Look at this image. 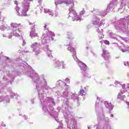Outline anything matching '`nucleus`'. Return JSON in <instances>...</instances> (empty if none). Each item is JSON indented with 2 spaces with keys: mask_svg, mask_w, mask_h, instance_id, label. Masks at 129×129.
<instances>
[{
  "mask_svg": "<svg viewBox=\"0 0 129 129\" xmlns=\"http://www.w3.org/2000/svg\"><path fill=\"white\" fill-rule=\"evenodd\" d=\"M30 69V72L27 73L29 75V77L32 79V81L36 84V89L37 90L38 96L39 97V100L40 101L41 105L42 107V110L45 114H49L50 116H55V114L57 113L54 110V108L51 105H56L54 99L47 97L44 98L45 96V90H48L50 89V87L48 86V83L47 82V77L46 75L43 74L40 76L39 74L35 72V71L31 68L28 67Z\"/></svg>",
  "mask_w": 129,
  "mask_h": 129,
  "instance_id": "1",
  "label": "nucleus"
},
{
  "mask_svg": "<svg viewBox=\"0 0 129 129\" xmlns=\"http://www.w3.org/2000/svg\"><path fill=\"white\" fill-rule=\"evenodd\" d=\"M64 45L65 46H69L68 48V51L73 52L72 56L74 60H75L78 65L79 66L81 70H83V72L82 73L83 74L84 78H85V79H90V78H91V75H90L89 72H87V70H88L87 66H86L85 63H83V62L79 60L76 56V51H75V49L74 48L71 47L72 46H73V43H72V41H71L69 43H66Z\"/></svg>",
  "mask_w": 129,
  "mask_h": 129,
  "instance_id": "2",
  "label": "nucleus"
},
{
  "mask_svg": "<svg viewBox=\"0 0 129 129\" xmlns=\"http://www.w3.org/2000/svg\"><path fill=\"white\" fill-rule=\"evenodd\" d=\"M102 104H104L105 107L108 108V109L110 111L113 109L114 106L111 104V103H108L106 101H104L103 103L102 98L97 97L95 105V108L97 112L101 113V114H100L99 115V117H98V119H99V118L100 119H103L104 118V114L103 113V107L102 106Z\"/></svg>",
  "mask_w": 129,
  "mask_h": 129,
  "instance_id": "3",
  "label": "nucleus"
},
{
  "mask_svg": "<svg viewBox=\"0 0 129 129\" xmlns=\"http://www.w3.org/2000/svg\"><path fill=\"white\" fill-rule=\"evenodd\" d=\"M20 25L21 24H18V23H12L11 24V27L12 29V32H11V30L9 29H10V27L6 25L0 26V30L8 31V33H10L8 36V39H11L13 36H15V37L19 38V37H21V32H22L21 31H20L19 28Z\"/></svg>",
  "mask_w": 129,
  "mask_h": 129,
  "instance_id": "4",
  "label": "nucleus"
},
{
  "mask_svg": "<svg viewBox=\"0 0 129 129\" xmlns=\"http://www.w3.org/2000/svg\"><path fill=\"white\" fill-rule=\"evenodd\" d=\"M101 14V12H99L96 15L94 16L93 17V24L94 25V26H97L98 27V28L97 29V32L98 33V35L99 38L100 39H102L103 38V30L100 28L102 25H104L105 24V20H102L100 22V17L102 18V16L100 15Z\"/></svg>",
  "mask_w": 129,
  "mask_h": 129,
  "instance_id": "5",
  "label": "nucleus"
},
{
  "mask_svg": "<svg viewBox=\"0 0 129 129\" xmlns=\"http://www.w3.org/2000/svg\"><path fill=\"white\" fill-rule=\"evenodd\" d=\"M30 2H33V0H22V12L21 14L20 13V7L18 6V1H15L14 4L16 5V7L15 8V10L17 13L18 16L21 17H26L27 12L29 11L30 9Z\"/></svg>",
  "mask_w": 129,
  "mask_h": 129,
  "instance_id": "6",
  "label": "nucleus"
},
{
  "mask_svg": "<svg viewBox=\"0 0 129 129\" xmlns=\"http://www.w3.org/2000/svg\"><path fill=\"white\" fill-rule=\"evenodd\" d=\"M47 26V24L44 25V33L42 34V36L41 37V42L44 44H49L51 41H54V38L53 37H55V33L48 30V29H46Z\"/></svg>",
  "mask_w": 129,
  "mask_h": 129,
  "instance_id": "7",
  "label": "nucleus"
},
{
  "mask_svg": "<svg viewBox=\"0 0 129 129\" xmlns=\"http://www.w3.org/2000/svg\"><path fill=\"white\" fill-rule=\"evenodd\" d=\"M69 16L68 19H70V18H72V20L74 22L76 21L77 22L79 21V22L81 21V20H82V17H84L83 15L85 14V11L84 10H83L82 11L80 12V15H77V13H76V11L75 10H74V7H71L69 9Z\"/></svg>",
  "mask_w": 129,
  "mask_h": 129,
  "instance_id": "8",
  "label": "nucleus"
},
{
  "mask_svg": "<svg viewBox=\"0 0 129 129\" xmlns=\"http://www.w3.org/2000/svg\"><path fill=\"white\" fill-rule=\"evenodd\" d=\"M114 84L115 85V87H122L120 92L118 93L117 95V99L123 100V99H124V97H125V95H123V94L127 92L129 94V84H127L126 85L127 89H125V84H123V85H121L120 82L117 81H115Z\"/></svg>",
  "mask_w": 129,
  "mask_h": 129,
  "instance_id": "9",
  "label": "nucleus"
},
{
  "mask_svg": "<svg viewBox=\"0 0 129 129\" xmlns=\"http://www.w3.org/2000/svg\"><path fill=\"white\" fill-rule=\"evenodd\" d=\"M118 24L115 25V29L116 30H121V29H126V27L128 26L129 23V15L127 17H124V18H121L117 22Z\"/></svg>",
  "mask_w": 129,
  "mask_h": 129,
  "instance_id": "10",
  "label": "nucleus"
},
{
  "mask_svg": "<svg viewBox=\"0 0 129 129\" xmlns=\"http://www.w3.org/2000/svg\"><path fill=\"white\" fill-rule=\"evenodd\" d=\"M8 92L9 95H7L6 97L3 96H0V102H2V101H6V103H10V97H9V95H10L12 98H14V96L15 98H18V95L12 91L11 88H9V89L8 90Z\"/></svg>",
  "mask_w": 129,
  "mask_h": 129,
  "instance_id": "11",
  "label": "nucleus"
},
{
  "mask_svg": "<svg viewBox=\"0 0 129 129\" xmlns=\"http://www.w3.org/2000/svg\"><path fill=\"white\" fill-rule=\"evenodd\" d=\"M102 56L103 57L105 60V61L102 64L103 65H105L106 68H108V65L109 64V63H110V61L109 60L110 59V55L109 54V52H108V51L103 49Z\"/></svg>",
  "mask_w": 129,
  "mask_h": 129,
  "instance_id": "12",
  "label": "nucleus"
},
{
  "mask_svg": "<svg viewBox=\"0 0 129 129\" xmlns=\"http://www.w3.org/2000/svg\"><path fill=\"white\" fill-rule=\"evenodd\" d=\"M98 113L99 114L98 116H97V120H98V121H99V120H102L103 119H104V127L103 128H101L100 127H97L96 128L97 129H111V126H110V124H109V122H108V121L109 120V118H108V117H105V116H104V117L103 119H100V117H99V115H100V114H101V113L100 112H98ZM99 117V119H98Z\"/></svg>",
  "mask_w": 129,
  "mask_h": 129,
  "instance_id": "13",
  "label": "nucleus"
},
{
  "mask_svg": "<svg viewBox=\"0 0 129 129\" xmlns=\"http://www.w3.org/2000/svg\"><path fill=\"white\" fill-rule=\"evenodd\" d=\"M40 46L41 44L38 42H34L30 46L31 49H32L33 52L36 56H39V54H40Z\"/></svg>",
  "mask_w": 129,
  "mask_h": 129,
  "instance_id": "14",
  "label": "nucleus"
},
{
  "mask_svg": "<svg viewBox=\"0 0 129 129\" xmlns=\"http://www.w3.org/2000/svg\"><path fill=\"white\" fill-rule=\"evenodd\" d=\"M113 9H114V5L111 2L110 4L107 6V9L106 10L101 12L100 16H102V17L106 16L108 12L110 11L111 12H113Z\"/></svg>",
  "mask_w": 129,
  "mask_h": 129,
  "instance_id": "15",
  "label": "nucleus"
},
{
  "mask_svg": "<svg viewBox=\"0 0 129 129\" xmlns=\"http://www.w3.org/2000/svg\"><path fill=\"white\" fill-rule=\"evenodd\" d=\"M121 1V4L119 6V8L118 9V11L120 13V14H122L123 12H124V7L126 6V5H128L129 0H120Z\"/></svg>",
  "mask_w": 129,
  "mask_h": 129,
  "instance_id": "16",
  "label": "nucleus"
},
{
  "mask_svg": "<svg viewBox=\"0 0 129 129\" xmlns=\"http://www.w3.org/2000/svg\"><path fill=\"white\" fill-rule=\"evenodd\" d=\"M55 6L59 5L60 4H66L67 6H74V3H73V0H55L54 2Z\"/></svg>",
  "mask_w": 129,
  "mask_h": 129,
  "instance_id": "17",
  "label": "nucleus"
},
{
  "mask_svg": "<svg viewBox=\"0 0 129 129\" xmlns=\"http://www.w3.org/2000/svg\"><path fill=\"white\" fill-rule=\"evenodd\" d=\"M30 26L31 25L32 26L31 27V31L30 33V37L31 38V39H34V38H39L38 36V34L36 33V30H35V25L32 23H29Z\"/></svg>",
  "mask_w": 129,
  "mask_h": 129,
  "instance_id": "18",
  "label": "nucleus"
},
{
  "mask_svg": "<svg viewBox=\"0 0 129 129\" xmlns=\"http://www.w3.org/2000/svg\"><path fill=\"white\" fill-rule=\"evenodd\" d=\"M54 66L56 68H61L62 69H64L66 67V64L64 63V61H59L58 60L56 61L54 63Z\"/></svg>",
  "mask_w": 129,
  "mask_h": 129,
  "instance_id": "19",
  "label": "nucleus"
},
{
  "mask_svg": "<svg viewBox=\"0 0 129 129\" xmlns=\"http://www.w3.org/2000/svg\"><path fill=\"white\" fill-rule=\"evenodd\" d=\"M28 66V63L24 61L21 60L20 63H18V67L22 69V71L26 70Z\"/></svg>",
  "mask_w": 129,
  "mask_h": 129,
  "instance_id": "20",
  "label": "nucleus"
},
{
  "mask_svg": "<svg viewBox=\"0 0 129 129\" xmlns=\"http://www.w3.org/2000/svg\"><path fill=\"white\" fill-rule=\"evenodd\" d=\"M43 50L45 52L47 51V55L49 58H52V53L51 52V50H49V44H46L45 46L43 48Z\"/></svg>",
  "mask_w": 129,
  "mask_h": 129,
  "instance_id": "21",
  "label": "nucleus"
},
{
  "mask_svg": "<svg viewBox=\"0 0 129 129\" xmlns=\"http://www.w3.org/2000/svg\"><path fill=\"white\" fill-rule=\"evenodd\" d=\"M12 77L10 76V77L11 78H12V80H10V82H8V84H12L13 81H14V80H15V79L14 78V76H18L19 75H20V74H21V72H13V74H12Z\"/></svg>",
  "mask_w": 129,
  "mask_h": 129,
  "instance_id": "22",
  "label": "nucleus"
},
{
  "mask_svg": "<svg viewBox=\"0 0 129 129\" xmlns=\"http://www.w3.org/2000/svg\"><path fill=\"white\" fill-rule=\"evenodd\" d=\"M44 13L45 14H48V15H49V16H51V17H53V16H54V13H53L52 10L50 9H45Z\"/></svg>",
  "mask_w": 129,
  "mask_h": 129,
  "instance_id": "23",
  "label": "nucleus"
},
{
  "mask_svg": "<svg viewBox=\"0 0 129 129\" xmlns=\"http://www.w3.org/2000/svg\"><path fill=\"white\" fill-rule=\"evenodd\" d=\"M72 98V99H76L77 101H78V95L75 94H72L70 95V98Z\"/></svg>",
  "mask_w": 129,
  "mask_h": 129,
  "instance_id": "24",
  "label": "nucleus"
},
{
  "mask_svg": "<svg viewBox=\"0 0 129 129\" xmlns=\"http://www.w3.org/2000/svg\"><path fill=\"white\" fill-rule=\"evenodd\" d=\"M67 36L68 39H70V40H73V39H74V35H73L72 32H68Z\"/></svg>",
  "mask_w": 129,
  "mask_h": 129,
  "instance_id": "25",
  "label": "nucleus"
},
{
  "mask_svg": "<svg viewBox=\"0 0 129 129\" xmlns=\"http://www.w3.org/2000/svg\"><path fill=\"white\" fill-rule=\"evenodd\" d=\"M71 94H72V93L68 92L67 91H65L63 93V97H69V98H70V95Z\"/></svg>",
  "mask_w": 129,
  "mask_h": 129,
  "instance_id": "26",
  "label": "nucleus"
},
{
  "mask_svg": "<svg viewBox=\"0 0 129 129\" xmlns=\"http://www.w3.org/2000/svg\"><path fill=\"white\" fill-rule=\"evenodd\" d=\"M117 35L116 34H114L112 32H109V37L111 38V39H113L114 40H115L116 39V37Z\"/></svg>",
  "mask_w": 129,
  "mask_h": 129,
  "instance_id": "27",
  "label": "nucleus"
},
{
  "mask_svg": "<svg viewBox=\"0 0 129 129\" xmlns=\"http://www.w3.org/2000/svg\"><path fill=\"white\" fill-rule=\"evenodd\" d=\"M86 92L83 90V89H81L80 90L79 95L80 96H85L86 95Z\"/></svg>",
  "mask_w": 129,
  "mask_h": 129,
  "instance_id": "28",
  "label": "nucleus"
},
{
  "mask_svg": "<svg viewBox=\"0 0 129 129\" xmlns=\"http://www.w3.org/2000/svg\"><path fill=\"white\" fill-rule=\"evenodd\" d=\"M62 83H63V81H62V80H59L56 82V86H60Z\"/></svg>",
  "mask_w": 129,
  "mask_h": 129,
  "instance_id": "29",
  "label": "nucleus"
},
{
  "mask_svg": "<svg viewBox=\"0 0 129 129\" xmlns=\"http://www.w3.org/2000/svg\"><path fill=\"white\" fill-rule=\"evenodd\" d=\"M112 4H113L114 6H116L118 3V2L117 0H113L111 2Z\"/></svg>",
  "mask_w": 129,
  "mask_h": 129,
  "instance_id": "30",
  "label": "nucleus"
},
{
  "mask_svg": "<svg viewBox=\"0 0 129 129\" xmlns=\"http://www.w3.org/2000/svg\"><path fill=\"white\" fill-rule=\"evenodd\" d=\"M83 89L85 92L87 93V91H88V87H85L84 89Z\"/></svg>",
  "mask_w": 129,
  "mask_h": 129,
  "instance_id": "31",
  "label": "nucleus"
},
{
  "mask_svg": "<svg viewBox=\"0 0 129 129\" xmlns=\"http://www.w3.org/2000/svg\"><path fill=\"white\" fill-rule=\"evenodd\" d=\"M53 16H54V17H58L59 13L57 11H55V14L53 15Z\"/></svg>",
  "mask_w": 129,
  "mask_h": 129,
  "instance_id": "32",
  "label": "nucleus"
},
{
  "mask_svg": "<svg viewBox=\"0 0 129 129\" xmlns=\"http://www.w3.org/2000/svg\"><path fill=\"white\" fill-rule=\"evenodd\" d=\"M22 41H23V46H25L26 45V41H25V40H24V38H23V36H22Z\"/></svg>",
  "mask_w": 129,
  "mask_h": 129,
  "instance_id": "33",
  "label": "nucleus"
},
{
  "mask_svg": "<svg viewBox=\"0 0 129 129\" xmlns=\"http://www.w3.org/2000/svg\"><path fill=\"white\" fill-rule=\"evenodd\" d=\"M34 100H35V98H33L31 99L30 101H31L32 104H34V103H35V102L34 101Z\"/></svg>",
  "mask_w": 129,
  "mask_h": 129,
  "instance_id": "34",
  "label": "nucleus"
},
{
  "mask_svg": "<svg viewBox=\"0 0 129 129\" xmlns=\"http://www.w3.org/2000/svg\"><path fill=\"white\" fill-rule=\"evenodd\" d=\"M0 125H1V124H0ZM2 126H3L4 127H5V126H6V124L2 122L1 126H0V129H2Z\"/></svg>",
  "mask_w": 129,
  "mask_h": 129,
  "instance_id": "35",
  "label": "nucleus"
},
{
  "mask_svg": "<svg viewBox=\"0 0 129 129\" xmlns=\"http://www.w3.org/2000/svg\"><path fill=\"white\" fill-rule=\"evenodd\" d=\"M66 82H67V83H70V81L68 78L66 79Z\"/></svg>",
  "mask_w": 129,
  "mask_h": 129,
  "instance_id": "36",
  "label": "nucleus"
},
{
  "mask_svg": "<svg viewBox=\"0 0 129 129\" xmlns=\"http://www.w3.org/2000/svg\"><path fill=\"white\" fill-rule=\"evenodd\" d=\"M104 43H105L106 45H109V41H107V40H105Z\"/></svg>",
  "mask_w": 129,
  "mask_h": 129,
  "instance_id": "37",
  "label": "nucleus"
},
{
  "mask_svg": "<svg viewBox=\"0 0 129 129\" xmlns=\"http://www.w3.org/2000/svg\"><path fill=\"white\" fill-rule=\"evenodd\" d=\"M113 45H115L116 47H118V44H117V43H113Z\"/></svg>",
  "mask_w": 129,
  "mask_h": 129,
  "instance_id": "38",
  "label": "nucleus"
},
{
  "mask_svg": "<svg viewBox=\"0 0 129 129\" xmlns=\"http://www.w3.org/2000/svg\"><path fill=\"white\" fill-rule=\"evenodd\" d=\"M24 118H25V119H26V120L28 119V116L24 115Z\"/></svg>",
  "mask_w": 129,
  "mask_h": 129,
  "instance_id": "39",
  "label": "nucleus"
},
{
  "mask_svg": "<svg viewBox=\"0 0 129 129\" xmlns=\"http://www.w3.org/2000/svg\"><path fill=\"white\" fill-rule=\"evenodd\" d=\"M125 103H126V104H127V108H129V102L128 101H126Z\"/></svg>",
  "mask_w": 129,
  "mask_h": 129,
  "instance_id": "40",
  "label": "nucleus"
},
{
  "mask_svg": "<svg viewBox=\"0 0 129 129\" xmlns=\"http://www.w3.org/2000/svg\"><path fill=\"white\" fill-rule=\"evenodd\" d=\"M43 10V7L40 8V13L42 14V11Z\"/></svg>",
  "mask_w": 129,
  "mask_h": 129,
  "instance_id": "41",
  "label": "nucleus"
},
{
  "mask_svg": "<svg viewBox=\"0 0 129 129\" xmlns=\"http://www.w3.org/2000/svg\"><path fill=\"white\" fill-rule=\"evenodd\" d=\"M38 3L39 5H41V4H42V0H38Z\"/></svg>",
  "mask_w": 129,
  "mask_h": 129,
  "instance_id": "42",
  "label": "nucleus"
},
{
  "mask_svg": "<svg viewBox=\"0 0 129 129\" xmlns=\"http://www.w3.org/2000/svg\"><path fill=\"white\" fill-rule=\"evenodd\" d=\"M122 52H123V53H124V52H126V50H124V49H121Z\"/></svg>",
  "mask_w": 129,
  "mask_h": 129,
  "instance_id": "43",
  "label": "nucleus"
},
{
  "mask_svg": "<svg viewBox=\"0 0 129 129\" xmlns=\"http://www.w3.org/2000/svg\"><path fill=\"white\" fill-rule=\"evenodd\" d=\"M54 119H55L56 121H57L58 122V120H59V119L56 118H54Z\"/></svg>",
  "mask_w": 129,
  "mask_h": 129,
  "instance_id": "44",
  "label": "nucleus"
},
{
  "mask_svg": "<svg viewBox=\"0 0 129 129\" xmlns=\"http://www.w3.org/2000/svg\"><path fill=\"white\" fill-rule=\"evenodd\" d=\"M3 91H4V89L1 90H0V93H1V92H3Z\"/></svg>",
  "mask_w": 129,
  "mask_h": 129,
  "instance_id": "45",
  "label": "nucleus"
},
{
  "mask_svg": "<svg viewBox=\"0 0 129 129\" xmlns=\"http://www.w3.org/2000/svg\"><path fill=\"white\" fill-rule=\"evenodd\" d=\"M110 116H111V117H113V115L112 114H111L110 115Z\"/></svg>",
  "mask_w": 129,
  "mask_h": 129,
  "instance_id": "46",
  "label": "nucleus"
},
{
  "mask_svg": "<svg viewBox=\"0 0 129 129\" xmlns=\"http://www.w3.org/2000/svg\"><path fill=\"white\" fill-rule=\"evenodd\" d=\"M127 77H129V73H127Z\"/></svg>",
  "mask_w": 129,
  "mask_h": 129,
  "instance_id": "47",
  "label": "nucleus"
},
{
  "mask_svg": "<svg viewBox=\"0 0 129 129\" xmlns=\"http://www.w3.org/2000/svg\"><path fill=\"white\" fill-rule=\"evenodd\" d=\"M35 15H38V12H37V11L35 12Z\"/></svg>",
  "mask_w": 129,
  "mask_h": 129,
  "instance_id": "48",
  "label": "nucleus"
},
{
  "mask_svg": "<svg viewBox=\"0 0 129 129\" xmlns=\"http://www.w3.org/2000/svg\"><path fill=\"white\" fill-rule=\"evenodd\" d=\"M86 49H89V47H88V46H87V47H86Z\"/></svg>",
  "mask_w": 129,
  "mask_h": 129,
  "instance_id": "49",
  "label": "nucleus"
},
{
  "mask_svg": "<svg viewBox=\"0 0 129 129\" xmlns=\"http://www.w3.org/2000/svg\"><path fill=\"white\" fill-rule=\"evenodd\" d=\"M3 37H7V35H6L4 34V35H3Z\"/></svg>",
  "mask_w": 129,
  "mask_h": 129,
  "instance_id": "50",
  "label": "nucleus"
},
{
  "mask_svg": "<svg viewBox=\"0 0 129 129\" xmlns=\"http://www.w3.org/2000/svg\"><path fill=\"white\" fill-rule=\"evenodd\" d=\"M3 78H4V80H5V79H6V76H4Z\"/></svg>",
  "mask_w": 129,
  "mask_h": 129,
  "instance_id": "51",
  "label": "nucleus"
},
{
  "mask_svg": "<svg viewBox=\"0 0 129 129\" xmlns=\"http://www.w3.org/2000/svg\"><path fill=\"white\" fill-rule=\"evenodd\" d=\"M88 129H90V127L88 126Z\"/></svg>",
  "mask_w": 129,
  "mask_h": 129,
  "instance_id": "52",
  "label": "nucleus"
},
{
  "mask_svg": "<svg viewBox=\"0 0 129 129\" xmlns=\"http://www.w3.org/2000/svg\"><path fill=\"white\" fill-rule=\"evenodd\" d=\"M28 52H29V51H25V53H28Z\"/></svg>",
  "mask_w": 129,
  "mask_h": 129,
  "instance_id": "53",
  "label": "nucleus"
},
{
  "mask_svg": "<svg viewBox=\"0 0 129 129\" xmlns=\"http://www.w3.org/2000/svg\"><path fill=\"white\" fill-rule=\"evenodd\" d=\"M7 60H9L10 59V58L7 57Z\"/></svg>",
  "mask_w": 129,
  "mask_h": 129,
  "instance_id": "54",
  "label": "nucleus"
},
{
  "mask_svg": "<svg viewBox=\"0 0 129 129\" xmlns=\"http://www.w3.org/2000/svg\"><path fill=\"white\" fill-rule=\"evenodd\" d=\"M79 105H80V104H78V106H79Z\"/></svg>",
  "mask_w": 129,
  "mask_h": 129,
  "instance_id": "55",
  "label": "nucleus"
},
{
  "mask_svg": "<svg viewBox=\"0 0 129 129\" xmlns=\"http://www.w3.org/2000/svg\"><path fill=\"white\" fill-rule=\"evenodd\" d=\"M110 86H112V84H110Z\"/></svg>",
  "mask_w": 129,
  "mask_h": 129,
  "instance_id": "56",
  "label": "nucleus"
},
{
  "mask_svg": "<svg viewBox=\"0 0 129 129\" xmlns=\"http://www.w3.org/2000/svg\"><path fill=\"white\" fill-rule=\"evenodd\" d=\"M84 99H85V97H83Z\"/></svg>",
  "mask_w": 129,
  "mask_h": 129,
  "instance_id": "57",
  "label": "nucleus"
},
{
  "mask_svg": "<svg viewBox=\"0 0 129 129\" xmlns=\"http://www.w3.org/2000/svg\"><path fill=\"white\" fill-rule=\"evenodd\" d=\"M64 85L67 86V85L66 84H64Z\"/></svg>",
  "mask_w": 129,
  "mask_h": 129,
  "instance_id": "58",
  "label": "nucleus"
}]
</instances>
